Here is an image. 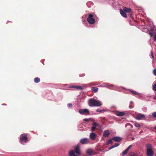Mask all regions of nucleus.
Here are the masks:
<instances>
[{
  "mask_svg": "<svg viewBox=\"0 0 156 156\" xmlns=\"http://www.w3.org/2000/svg\"><path fill=\"white\" fill-rule=\"evenodd\" d=\"M147 147L148 148H149L151 147V145L150 144H147Z\"/></svg>",
  "mask_w": 156,
  "mask_h": 156,
  "instance_id": "7c9ffc66",
  "label": "nucleus"
},
{
  "mask_svg": "<svg viewBox=\"0 0 156 156\" xmlns=\"http://www.w3.org/2000/svg\"><path fill=\"white\" fill-rule=\"evenodd\" d=\"M89 142V140L87 138L82 139L80 140V143L82 144H87Z\"/></svg>",
  "mask_w": 156,
  "mask_h": 156,
  "instance_id": "423d86ee",
  "label": "nucleus"
},
{
  "mask_svg": "<svg viewBox=\"0 0 156 156\" xmlns=\"http://www.w3.org/2000/svg\"><path fill=\"white\" fill-rule=\"evenodd\" d=\"M92 125L93 126L96 128V126L98 125V124L96 122H94L92 124Z\"/></svg>",
  "mask_w": 156,
  "mask_h": 156,
  "instance_id": "5701e85b",
  "label": "nucleus"
},
{
  "mask_svg": "<svg viewBox=\"0 0 156 156\" xmlns=\"http://www.w3.org/2000/svg\"><path fill=\"white\" fill-rule=\"evenodd\" d=\"M154 99L155 100H156V95H155V97H154Z\"/></svg>",
  "mask_w": 156,
  "mask_h": 156,
  "instance_id": "58836bf2",
  "label": "nucleus"
},
{
  "mask_svg": "<svg viewBox=\"0 0 156 156\" xmlns=\"http://www.w3.org/2000/svg\"><path fill=\"white\" fill-rule=\"evenodd\" d=\"M153 152L152 149L147 148V156H153Z\"/></svg>",
  "mask_w": 156,
  "mask_h": 156,
  "instance_id": "1a4fd4ad",
  "label": "nucleus"
},
{
  "mask_svg": "<svg viewBox=\"0 0 156 156\" xmlns=\"http://www.w3.org/2000/svg\"><path fill=\"white\" fill-rule=\"evenodd\" d=\"M153 88L154 90L156 91V83L154 85Z\"/></svg>",
  "mask_w": 156,
  "mask_h": 156,
  "instance_id": "c85d7f7f",
  "label": "nucleus"
},
{
  "mask_svg": "<svg viewBox=\"0 0 156 156\" xmlns=\"http://www.w3.org/2000/svg\"><path fill=\"white\" fill-rule=\"evenodd\" d=\"M93 17V15L91 14H89L88 17L87 19V20L89 23L93 24L95 23V20Z\"/></svg>",
  "mask_w": 156,
  "mask_h": 156,
  "instance_id": "20e7f679",
  "label": "nucleus"
},
{
  "mask_svg": "<svg viewBox=\"0 0 156 156\" xmlns=\"http://www.w3.org/2000/svg\"><path fill=\"white\" fill-rule=\"evenodd\" d=\"M112 139L115 141L119 142L122 140V138L118 136H115L112 138Z\"/></svg>",
  "mask_w": 156,
  "mask_h": 156,
  "instance_id": "4468645a",
  "label": "nucleus"
},
{
  "mask_svg": "<svg viewBox=\"0 0 156 156\" xmlns=\"http://www.w3.org/2000/svg\"><path fill=\"white\" fill-rule=\"evenodd\" d=\"M119 144H118V143H116L114 145H113V146L110 147H109V149L111 150L115 147H116L119 146Z\"/></svg>",
  "mask_w": 156,
  "mask_h": 156,
  "instance_id": "6ab92c4d",
  "label": "nucleus"
},
{
  "mask_svg": "<svg viewBox=\"0 0 156 156\" xmlns=\"http://www.w3.org/2000/svg\"><path fill=\"white\" fill-rule=\"evenodd\" d=\"M97 112H102V110L100 109H98L97 110Z\"/></svg>",
  "mask_w": 156,
  "mask_h": 156,
  "instance_id": "f704fd0d",
  "label": "nucleus"
},
{
  "mask_svg": "<svg viewBox=\"0 0 156 156\" xmlns=\"http://www.w3.org/2000/svg\"><path fill=\"white\" fill-rule=\"evenodd\" d=\"M113 140L112 139H112H109L108 141H107V142L109 144H112V140Z\"/></svg>",
  "mask_w": 156,
  "mask_h": 156,
  "instance_id": "b1692460",
  "label": "nucleus"
},
{
  "mask_svg": "<svg viewBox=\"0 0 156 156\" xmlns=\"http://www.w3.org/2000/svg\"><path fill=\"white\" fill-rule=\"evenodd\" d=\"M90 104L92 106H100L101 105V103L99 101L93 99H90L89 100Z\"/></svg>",
  "mask_w": 156,
  "mask_h": 156,
  "instance_id": "7ed1b4c3",
  "label": "nucleus"
},
{
  "mask_svg": "<svg viewBox=\"0 0 156 156\" xmlns=\"http://www.w3.org/2000/svg\"><path fill=\"white\" fill-rule=\"evenodd\" d=\"M129 150L126 149L122 153V154L123 155H125L128 152Z\"/></svg>",
  "mask_w": 156,
  "mask_h": 156,
  "instance_id": "412c9836",
  "label": "nucleus"
},
{
  "mask_svg": "<svg viewBox=\"0 0 156 156\" xmlns=\"http://www.w3.org/2000/svg\"><path fill=\"white\" fill-rule=\"evenodd\" d=\"M129 125H130L132 127H133V126L132 125L130 124H129Z\"/></svg>",
  "mask_w": 156,
  "mask_h": 156,
  "instance_id": "a19ab883",
  "label": "nucleus"
},
{
  "mask_svg": "<svg viewBox=\"0 0 156 156\" xmlns=\"http://www.w3.org/2000/svg\"><path fill=\"white\" fill-rule=\"evenodd\" d=\"M96 128H95V127H94V126H92V127H91V130L92 131V132H94L95 131V129H96Z\"/></svg>",
  "mask_w": 156,
  "mask_h": 156,
  "instance_id": "c756f323",
  "label": "nucleus"
},
{
  "mask_svg": "<svg viewBox=\"0 0 156 156\" xmlns=\"http://www.w3.org/2000/svg\"><path fill=\"white\" fill-rule=\"evenodd\" d=\"M90 119H91L90 118L89 119L85 118L83 119V121H84L85 122H89V121L90 120Z\"/></svg>",
  "mask_w": 156,
  "mask_h": 156,
  "instance_id": "393cba45",
  "label": "nucleus"
},
{
  "mask_svg": "<svg viewBox=\"0 0 156 156\" xmlns=\"http://www.w3.org/2000/svg\"><path fill=\"white\" fill-rule=\"evenodd\" d=\"M68 106L70 107H72V104L71 103H68Z\"/></svg>",
  "mask_w": 156,
  "mask_h": 156,
  "instance_id": "473e14b6",
  "label": "nucleus"
},
{
  "mask_svg": "<svg viewBox=\"0 0 156 156\" xmlns=\"http://www.w3.org/2000/svg\"><path fill=\"white\" fill-rule=\"evenodd\" d=\"M153 73L155 75H156V69H154L153 70Z\"/></svg>",
  "mask_w": 156,
  "mask_h": 156,
  "instance_id": "2f4dec72",
  "label": "nucleus"
},
{
  "mask_svg": "<svg viewBox=\"0 0 156 156\" xmlns=\"http://www.w3.org/2000/svg\"><path fill=\"white\" fill-rule=\"evenodd\" d=\"M78 155L80 154V146L79 144L77 145L74 148V151L73 150H71L69 153V156H77L76 155L74 154V152Z\"/></svg>",
  "mask_w": 156,
  "mask_h": 156,
  "instance_id": "f257e3e1",
  "label": "nucleus"
},
{
  "mask_svg": "<svg viewBox=\"0 0 156 156\" xmlns=\"http://www.w3.org/2000/svg\"><path fill=\"white\" fill-rule=\"evenodd\" d=\"M134 125L137 128L140 127V125L136 122L135 123Z\"/></svg>",
  "mask_w": 156,
  "mask_h": 156,
  "instance_id": "4be33fe9",
  "label": "nucleus"
},
{
  "mask_svg": "<svg viewBox=\"0 0 156 156\" xmlns=\"http://www.w3.org/2000/svg\"><path fill=\"white\" fill-rule=\"evenodd\" d=\"M34 81L36 83H39L40 81V79L39 78L36 77L34 79Z\"/></svg>",
  "mask_w": 156,
  "mask_h": 156,
  "instance_id": "aec40b11",
  "label": "nucleus"
},
{
  "mask_svg": "<svg viewBox=\"0 0 156 156\" xmlns=\"http://www.w3.org/2000/svg\"><path fill=\"white\" fill-rule=\"evenodd\" d=\"M28 139L27 137V135L25 133L21 134L20 136V142L22 144H24L25 143L27 142Z\"/></svg>",
  "mask_w": 156,
  "mask_h": 156,
  "instance_id": "f03ea898",
  "label": "nucleus"
},
{
  "mask_svg": "<svg viewBox=\"0 0 156 156\" xmlns=\"http://www.w3.org/2000/svg\"><path fill=\"white\" fill-rule=\"evenodd\" d=\"M130 17H132V15H130Z\"/></svg>",
  "mask_w": 156,
  "mask_h": 156,
  "instance_id": "79ce46f5",
  "label": "nucleus"
},
{
  "mask_svg": "<svg viewBox=\"0 0 156 156\" xmlns=\"http://www.w3.org/2000/svg\"><path fill=\"white\" fill-rule=\"evenodd\" d=\"M151 56H152V58H154V55H153V54L152 53H151Z\"/></svg>",
  "mask_w": 156,
  "mask_h": 156,
  "instance_id": "e433bc0d",
  "label": "nucleus"
},
{
  "mask_svg": "<svg viewBox=\"0 0 156 156\" xmlns=\"http://www.w3.org/2000/svg\"><path fill=\"white\" fill-rule=\"evenodd\" d=\"M110 134V133L108 130H105L104 131L103 133V136L106 137H108Z\"/></svg>",
  "mask_w": 156,
  "mask_h": 156,
  "instance_id": "ddd939ff",
  "label": "nucleus"
},
{
  "mask_svg": "<svg viewBox=\"0 0 156 156\" xmlns=\"http://www.w3.org/2000/svg\"><path fill=\"white\" fill-rule=\"evenodd\" d=\"M90 138L92 140H94L96 137V134L95 133H92L90 134Z\"/></svg>",
  "mask_w": 156,
  "mask_h": 156,
  "instance_id": "2eb2a0df",
  "label": "nucleus"
},
{
  "mask_svg": "<svg viewBox=\"0 0 156 156\" xmlns=\"http://www.w3.org/2000/svg\"><path fill=\"white\" fill-rule=\"evenodd\" d=\"M119 12L120 14L121 15V16L127 18V15L126 14V12L123 11V10L122 9H120L119 10Z\"/></svg>",
  "mask_w": 156,
  "mask_h": 156,
  "instance_id": "9b49d317",
  "label": "nucleus"
},
{
  "mask_svg": "<svg viewBox=\"0 0 156 156\" xmlns=\"http://www.w3.org/2000/svg\"><path fill=\"white\" fill-rule=\"evenodd\" d=\"M92 90L94 93L97 92L98 90V88L95 87H93L91 88Z\"/></svg>",
  "mask_w": 156,
  "mask_h": 156,
  "instance_id": "a211bd4d",
  "label": "nucleus"
},
{
  "mask_svg": "<svg viewBox=\"0 0 156 156\" xmlns=\"http://www.w3.org/2000/svg\"><path fill=\"white\" fill-rule=\"evenodd\" d=\"M73 88H75L76 89L79 90H82L83 89V88L81 86H73L72 87Z\"/></svg>",
  "mask_w": 156,
  "mask_h": 156,
  "instance_id": "dca6fc26",
  "label": "nucleus"
},
{
  "mask_svg": "<svg viewBox=\"0 0 156 156\" xmlns=\"http://www.w3.org/2000/svg\"><path fill=\"white\" fill-rule=\"evenodd\" d=\"M125 113L123 112H118L116 113V115L119 116H121L124 115Z\"/></svg>",
  "mask_w": 156,
  "mask_h": 156,
  "instance_id": "f3484780",
  "label": "nucleus"
},
{
  "mask_svg": "<svg viewBox=\"0 0 156 156\" xmlns=\"http://www.w3.org/2000/svg\"><path fill=\"white\" fill-rule=\"evenodd\" d=\"M131 92L132 94H137L138 93L135 91L133 90H131Z\"/></svg>",
  "mask_w": 156,
  "mask_h": 156,
  "instance_id": "a878e982",
  "label": "nucleus"
},
{
  "mask_svg": "<svg viewBox=\"0 0 156 156\" xmlns=\"http://www.w3.org/2000/svg\"><path fill=\"white\" fill-rule=\"evenodd\" d=\"M152 115L154 118H156V112H153L152 113Z\"/></svg>",
  "mask_w": 156,
  "mask_h": 156,
  "instance_id": "bb28decb",
  "label": "nucleus"
},
{
  "mask_svg": "<svg viewBox=\"0 0 156 156\" xmlns=\"http://www.w3.org/2000/svg\"><path fill=\"white\" fill-rule=\"evenodd\" d=\"M122 9L125 12L129 13L132 11L131 9L130 8H127L126 7L123 6Z\"/></svg>",
  "mask_w": 156,
  "mask_h": 156,
  "instance_id": "f8f14e48",
  "label": "nucleus"
},
{
  "mask_svg": "<svg viewBox=\"0 0 156 156\" xmlns=\"http://www.w3.org/2000/svg\"><path fill=\"white\" fill-rule=\"evenodd\" d=\"M154 28H151L148 32V33L151 37L153 36L156 33V31H154Z\"/></svg>",
  "mask_w": 156,
  "mask_h": 156,
  "instance_id": "6e6552de",
  "label": "nucleus"
},
{
  "mask_svg": "<svg viewBox=\"0 0 156 156\" xmlns=\"http://www.w3.org/2000/svg\"><path fill=\"white\" fill-rule=\"evenodd\" d=\"M134 139H135V138H134V137H132V140H134Z\"/></svg>",
  "mask_w": 156,
  "mask_h": 156,
  "instance_id": "4c0bfd02",
  "label": "nucleus"
},
{
  "mask_svg": "<svg viewBox=\"0 0 156 156\" xmlns=\"http://www.w3.org/2000/svg\"><path fill=\"white\" fill-rule=\"evenodd\" d=\"M132 145H130L126 149L129 151V149L132 147Z\"/></svg>",
  "mask_w": 156,
  "mask_h": 156,
  "instance_id": "72a5a7b5",
  "label": "nucleus"
},
{
  "mask_svg": "<svg viewBox=\"0 0 156 156\" xmlns=\"http://www.w3.org/2000/svg\"><path fill=\"white\" fill-rule=\"evenodd\" d=\"M145 118V115L141 113L138 114L135 117L136 119L137 120H141L142 119L144 118Z\"/></svg>",
  "mask_w": 156,
  "mask_h": 156,
  "instance_id": "0eeeda50",
  "label": "nucleus"
},
{
  "mask_svg": "<svg viewBox=\"0 0 156 156\" xmlns=\"http://www.w3.org/2000/svg\"><path fill=\"white\" fill-rule=\"evenodd\" d=\"M154 41H156V34L154 36Z\"/></svg>",
  "mask_w": 156,
  "mask_h": 156,
  "instance_id": "c9c22d12",
  "label": "nucleus"
},
{
  "mask_svg": "<svg viewBox=\"0 0 156 156\" xmlns=\"http://www.w3.org/2000/svg\"><path fill=\"white\" fill-rule=\"evenodd\" d=\"M154 129L155 130H156V126H155V127H154Z\"/></svg>",
  "mask_w": 156,
  "mask_h": 156,
  "instance_id": "ea45409f",
  "label": "nucleus"
},
{
  "mask_svg": "<svg viewBox=\"0 0 156 156\" xmlns=\"http://www.w3.org/2000/svg\"><path fill=\"white\" fill-rule=\"evenodd\" d=\"M94 151L92 149H88L86 150V153L88 155H91L93 154Z\"/></svg>",
  "mask_w": 156,
  "mask_h": 156,
  "instance_id": "9d476101",
  "label": "nucleus"
},
{
  "mask_svg": "<svg viewBox=\"0 0 156 156\" xmlns=\"http://www.w3.org/2000/svg\"><path fill=\"white\" fill-rule=\"evenodd\" d=\"M79 113L81 115H83L84 114H86L87 115H89L90 113L89 110L87 109H81L79 110Z\"/></svg>",
  "mask_w": 156,
  "mask_h": 156,
  "instance_id": "39448f33",
  "label": "nucleus"
},
{
  "mask_svg": "<svg viewBox=\"0 0 156 156\" xmlns=\"http://www.w3.org/2000/svg\"><path fill=\"white\" fill-rule=\"evenodd\" d=\"M130 103V105L129 106V108H133V106H132V105L133 104V103L132 102H131Z\"/></svg>",
  "mask_w": 156,
  "mask_h": 156,
  "instance_id": "cd10ccee",
  "label": "nucleus"
}]
</instances>
